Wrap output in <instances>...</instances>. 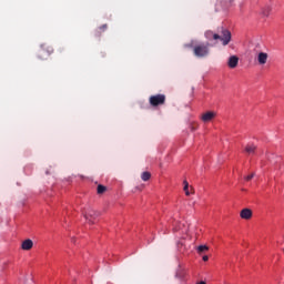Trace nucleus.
<instances>
[{
    "mask_svg": "<svg viewBox=\"0 0 284 284\" xmlns=\"http://www.w3.org/2000/svg\"><path fill=\"white\" fill-rule=\"evenodd\" d=\"M83 216L87 222L90 224L94 223V220L98 219L99 212L92 210V207L88 206L87 209L83 210Z\"/></svg>",
    "mask_w": 284,
    "mask_h": 284,
    "instance_id": "4",
    "label": "nucleus"
},
{
    "mask_svg": "<svg viewBox=\"0 0 284 284\" xmlns=\"http://www.w3.org/2000/svg\"><path fill=\"white\" fill-rule=\"evenodd\" d=\"M184 192L186 194V196H190V183H187V181H184Z\"/></svg>",
    "mask_w": 284,
    "mask_h": 284,
    "instance_id": "16",
    "label": "nucleus"
},
{
    "mask_svg": "<svg viewBox=\"0 0 284 284\" xmlns=\"http://www.w3.org/2000/svg\"><path fill=\"white\" fill-rule=\"evenodd\" d=\"M205 39L209 41H222V45H229L232 41V33L229 30H223L222 34L214 33V31H206Z\"/></svg>",
    "mask_w": 284,
    "mask_h": 284,
    "instance_id": "1",
    "label": "nucleus"
},
{
    "mask_svg": "<svg viewBox=\"0 0 284 284\" xmlns=\"http://www.w3.org/2000/svg\"><path fill=\"white\" fill-rule=\"evenodd\" d=\"M193 53L199 59H203L210 54V44H196L193 48Z\"/></svg>",
    "mask_w": 284,
    "mask_h": 284,
    "instance_id": "2",
    "label": "nucleus"
},
{
    "mask_svg": "<svg viewBox=\"0 0 284 284\" xmlns=\"http://www.w3.org/2000/svg\"><path fill=\"white\" fill-rule=\"evenodd\" d=\"M141 179L142 181H150V179H152V174L148 171H144L142 174H141Z\"/></svg>",
    "mask_w": 284,
    "mask_h": 284,
    "instance_id": "13",
    "label": "nucleus"
},
{
    "mask_svg": "<svg viewBox=\"0 0 284 284\" xmlns=\"http://www.w3.org/2000/svg\"><path fill=\"white\" fill-rule=\"evenodd\" d=\"M191 130L192 132L199 130V124L197 123L191 124Z\"/></svg>",
    "mask_w": 284,
    "mask_h": 284,
    "instance_id": "17",
    "label": "nucleus"
},
{
    "mask_svg": "<svg viewBox=\"0 0 284 284\" xmlns=\"http://www.w3.org/2000/svg\"><path fill=\"white\" fill-rule=\"evenodd\" d=\"M108 187H105L102 184L98 185V194H104L106 192Z\"/></svg>",
    "mask_w": 284,
    "mask_h": 284,
    "instance_id": "15",
    "label": "nucleus"
},
{
    "mask_svg": "<svg viewBox=\"0 0 284 284\" xmlns=\"http://www.w3.org/2000/svg\"><path fill=\"white\" fill-rule=\"evenodd\" d=\"M185 47H186V48H192V44H186Z\"/></svg>",
    "mask_w": 284,
    "mask_h": 284,
    "instance_id": "21",
    "label": "nucleus"
},
{
    "mask_svg": "<svg viewBox=\"0 0 284 284\" xmlns=\"http://www.w3.org/2000/svg\"><path fill=\"white\" fill-rule=\"evenodd\" d=\"M252 209H243L241 212H240V216L241 219H243L244 221H250V219H252Z\"/></svg>",
    "mask_w": 284,
    "mask_h": 284,
    "instance_id": "7",
    "label": "nucleus"
},
{
    "mask_svg": "<svg viewBox=\"0 0 284 284\" xmlns=\"http://www.w3.org/2000/svg\"><path fill=\"white\" fill-rule=\"evenodd\" d=\"M216 119V112L215 111H206L201 115V121L203 123H210V121H214Z\"/></svg>",
    "mask_w": 284,
    "mask_h": 284,
    "instance_id": "6",
    "label": "nucleus"
},
{
    "mask_svg": "<svg viewBox=\"0 0 284 284\" xmlns=\"http://www.w3.org/2000/svg\"><path fill=\"white\" fill-rule=\"evenodd\" d=\"M165 94H155L149 98V103L152 108H159V105H165Z\"/></svg>",
    "mask_w": 284,
    "mask_h": 284,
    "instance_id": "3",
    "label": "nucleus"
},
{
    "mask_svg": "<svg viewBox=\"0 0 284 284\" xmlns=\"http://www.w3.org/2000/svg\"><path fill=\"white\" fill-rule=\"evenodd\" d=\"M209 250H210V247L207 245H200L196 248L197 254H203V252H207Z\"/></svg>",
    "mask_w": 284,
    "mask_h": 284,
    "instance_id": "14",
    "label": "nucleus"
},
{
    "mask_svg": "<svg viewBox=\"0 0 284 284\" xmlns=\"http://www.w3.org/2000/svg\"><path fill=\"white\" fill-rule=\"evenodd\" d=\"M253 176H255V174L251 173L250 175H246L244 179L245 181H252Z\"/></svg>",
    "mask_w": 284,
    "mask_h": 284,
    "instance_id": "18",
    "label": "nucleus"
},
{
    "mask_svg": "<svg viewBox=\"0 0 284 284\" xmlns=\"http://www.w3.org/2000/svg\"><path fill=\"white\" fill-rule=\"evenodd\" d=\"M268 54L267 53H265V52H260L258 54H257V63L260 64V65H265V63H267V59H268Z\"/></svg>",
    "mask_w": 284,
    "mask_h": 284,
    "instance_id": "8",
    "label": "nucleus"
},
{
    "mask_svg": "<svg viewBox=\"0 0 284 284\" xmlns=\"http://www.w3.org/2000/svg\"><path fill=\"white\" fill-rule=\"evenodd\" d=\"M202 261L207 262V261H210V257H209L207 255H204V256L202 257Z\"/></svg>",
    "mask_w": 284,
    "mask_h": 284,
    "instance_id": "20",
    "label": "nucleus"
},
{
    "mask_svg": "<svg viewBox=\"0 0 284 284\" xmlns=\"http://www.w3.org/2000/svg\"><path fill=\"white\" fill-rule=\"evenodd\" d=\"M233 1L234 0H222L220 1V6H222V8H230Z\"/></svg>",
    "mask_w": 284,
    "mask_h": 284,
    "instance_id": "12",
    "label": "nucleus"
},
{
    "mask_svg": "<svg viewBox=\"0 0 284 284\" xmlns=\"http://www.w3.org/2000/svg\"><path fill=\"white\" fill-rule=\"evenodd\" d=\"M99 30H101V32H105V30H108V24H102Z\"/></svg>",
    "mask_w": 284,
    "mask_h": 284,
    "instance_id": "19",
    "label": "nucleus"
},
{
    "mask_svg": "<svg viewBox=\"0 0 284 284\" xmlns=\"http://www.w3.org/2000/svg\"><path fill=\"white\" fill-rule=\"evenodd\" d=\"M33 246H34V242H32V240H30V239L24 240L21 244V248L27 252L30 251V248Z\"/></svg>",
    "mask_w": 284,
    "mask_h": 284,
    "instance_id": "10",
    "label": "nucleus"
},
{
    "mask_svg": "<svg viewBox=\"0 0 284 284\" xmlns=\"http://www.w3.org/2000/svg\"><path fill=\"white\" fill-rule=\"evenodd\" d=\"M54 52V49H52V47H48L47 48V52H45V45H42L41 49L38 51V57L39 59H48L49 54H52Z\"/></svg>",
    "mask_w": 284,
    "mask_h": 284,
    "instance_id": "5",
    "label": "nucleus"
},
{
    "mask_svg": "<svg viewBox=\"0 0 284 284\" xmlns=\"http://www.w3.org/2000/svg\"><path fill=\"white\" fill-rule=\"evenodd\" d=\"M227 65L231 68V70H234V68L239 65V58L236 55H231L229 58Z\"/></svg>",
    "mask_w": 284,
    "mask_h": 284,
    "instance_id": "9",
    "label": "nucleus"
},
{
    "mask_svg": "<svg viewBox=\"0 0 284 284\" xmlns=\"http://www.w3.org/2000/svg\"><path fill=\"white\" fill-rule=\"evenodd\" d=\"M245 152L248 154H254L256 152V145L254 144H248L245 146Z\"/></svg>",
    "mask_w": 284,
    "mask_h": 284,
    "instance_id": "11",
    "label": "nucleus"
}]
</instances>
